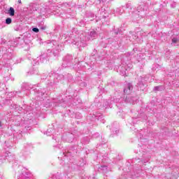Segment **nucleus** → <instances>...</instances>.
Instances as JSON below:
<instances>
[{
    "instance_id": "8",
    "label": "nucleus",
    "mask_w": 179,
    "mask_h": 179,
    "mask_svg": "<svg viewBox=\"0 0 179 179\" xmlns=\"http://www.w3.org/2000/svg\"><path fill=\"white\" fill-rule=\"evenodd\" d=\"M31 73L32 74L37 73V69H35L34 71H31Z\"/></svg>"
},
{
    "instance_id": "1",
    "label": "nucleus",
    "mask_w": 179,
    "mask_h": 179,
    "mask_svg": "<svg viewBox=\"0 0 179 179\" xmlns=\"http://www.w3.org/2000/svg\"><path fill=\"white\" fill-rule=\"evenodd\" d=\"M97 37V34L95 31H90L88 36L84 37V47H86V41H89V40H94V38Z\"/></svg>"
},
{
    "instance_id": "12",
    "label": "nucleus",
    "mask_w": 179,
    "mask_h": 179,
    "mask_svg": "<svg viewBox=\"0 0 179 179\" xmlns=\"http://www.w3.org/2000/svg\"><path fill=\"white\" fill-rule=\"evenodd\" d=\"M0 127H1V122H0Z\"/></svg>"
},
{
    "instance_id": "10",
    "label": "nucleus",
    "mask_w": 179,
    "mask_h": 179,
    "mask_svg": "<svg viewBox=\"0 0 179 179\" xmlns=\"http://www.w3.org/2000/svg\"><path fill=\"white\" fill-rule=\"evenodd\" d=\"M91 17H94V15L92 14Z\"/></svg>"
},
{
    "instance_id": "7",
    "label": "nucleus",
    "mask_w": 179,
    "mask_h": 179,
    "mask_svg": "<svg viewBox=\"0 0 179 179\" xmlns=\"http://www.w3.org/2000/svg\"><path fill=\"white\" fill-rule=\"evenodd\" d=\"M177 41H178V39L177 38H173L172 39V42H173V43H177Z\"/></svg>"
},
{
    "instance_id": "6",
    "label": "nucleus",
    "mask_w": 179,
    "mask_h": 179,
    "mask_svg": "<svg viewBox=\"0 0 179 179\" xmlns=\"http://www.w3.org/2000/svg\"><path fill=\"white\" fill-rule=\"evenodd\" d=\"M32 30L34 31V33H38L39 31L38 28H33Z\"/></svg>"
},
{
    "instance_id": "2",
    "label": "nucleus",
    "mask_w": 179,
    "mask_h": 179,
    "mask_svg": "<svg viewBox=\"0 0 179 179\" xmlns=\"http://www.w3.org/2000/svg\"><path fill=\"white\" fill-rule=\"evenodd\" d=\"M132 90V84L131 83H128L127 84V88H125L124 90V93L128 94Z\"/></svg>"
},
{
    "instance_id": "3",
    "label": "nucleus",
    "mask_w": 179,
    "mask_h": 179,
    "mask_svg": "<svg viewBox=\"0 0 179 179\" xmlns=\"http://www.w3.org/2000/svg\"><path fill=\"white\" fill-rule=\"evenodd\" d=\"M8 15H10V16H15V9L13 8H10L8 10Z\"/></svg>"
},
{
    "instance_id": "9",
    "label": "nucleus",
    "mask_w": 179,
    "mask_h": 179,
    "mask_svg": "<svg viewBox=\"0 0 179 179\" xmlns=\"http://www.w3.org/2000/svg\"><path fill=\"white\" fill-rule=\"evenodd\" d=\"M159 89H160V87H155L154 88V90H159Z\"/></svg>"
},
{
    "instance_id": "11",
    "label": "nucleus",
    "mask_w": 179,
    "mask_h": 179,
    "mask_svg": "<svg viewBox=\"0 0 179 179\" xmlns=\"http://www.w3.org/2000/svg\"><path fill=\"white\" fill-rule=\"evenodd\" d=\"M19 3H22V1L19 0L18 1Z\"/></svg>"
},
{
    "instance_id": "4",
    "label": "nucleus",
    "mask_w": 179,
    "mask_h": 179,
    "mask_svg": "<svg viewBox=\"0 0 179 179\" xmlns=\"http://www.w3.org/2000/svg\"><path fill=\"white\" fill-rule=\"evenodd\" d=\"M6 24H10V23H12V19L10 17H8L6 20Z\"/></svg>"
},
{
    "instance_id": "5",
    "label": "nucleus",
    "mask_w": 179,
    "mask_h": 179,
    "mask_svg": "<svg viewBox=\"0 0 179 179\" xmlns=\"http://www.w3.org/2000/svg\"><path fill=\"white\" fill-rule=\"evenodd\" d=\"M120 75H122V76H125V75H127V72L125 71H120Z\"/></svg>"
}]
</instances>
